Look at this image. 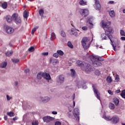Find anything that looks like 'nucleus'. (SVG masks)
<instances>
[{
	"label": "nucleus",
	"instance_id": "10",
	"mask_svg": "<svg viewBox=\"0 0 125 125\" xmlns=\"http://www.w3.org/2000/svg\"><path fill=\"white\" fill-rule=\"evenodd\" d=\"M64 79L65 77H64V75H61L58 77V79L57 80V82L60 84L63 83H64Z\"/></svg>",
	"mask_w": 125,
	"mask_h": 125
},
{
	"label": "nucleus",
	"instance_id": "54",
	"mask_svg": "<svg viewBox=\"0 0 125 125\" xmlns=\"http://www.w3.org/2000/svg\"><path fill=\"white\" fill-rule=\"evenodd\" d=\"M107 92L109 93V94H110V95H113V94H114L113 91H112L111 90H108Z\"/></svg>",
	"mask_w": 125,
	"mask_h": 125
},
{
	"label": "nucleus",
	"instance_id": "59",
	"mask_svg": "<svg viewBox=\"0 0 125 125\" xmlns=\"http://www.w3.org/2000/svg\"><path fill=\"white\" fill-rule=\"evenodd\" d=\"M29 72H30V70H29V69H26L24 70V73H25V74H27V73H29Z\"/></svg>",
	"mask_w": 125,
	"mask_h": 125
},
{
	"label": "nucleus",
	"instance_id": "53",
	"mask_svg": "<svg viewBox=\"0 0 125 125\" xmlns=\"http://www.w3.org/2000/svg\"><path fill=\"white\" fill-rule=\"evenodd\" d=\"M108 3V4H116V2L114 1H109Z\"/></svg>",
	"mask_w": 125,
	"mask_h": 125
},
{
	"label": "nucleus",
	"instance_id": "24",
	"mask_svg": "<svg viewBox=\"0 0 125 125\" xmlns=\"http://www.w3.org/2000/svg\"><path fill=\"white\" fill-rule=\"evenodd\" d=\"M39 15L41 16V18H43V14L44 13V12L43 11V10L41 9L39 10Z\"/></svg>",
	"mask_w": 125,
	"mask_h": 125
},
{
	"label": "nucleus",
	"instance_id": "25",
	"mask_svg": "<svg viewBox=\"0 0 125 125\" xmlns=\"http://www.w3.org/2000/svg\"><path fill=\"white\" fill-rule=\"evenodd\" d=\"M77 63L78 66H79V67H83V66L84 65V63H83V62H82L81 61H78Z\"/></svg>",
	"mask_w": 125,
	"mask_h": 125
},
{
	"label": "nucleus",
	"instance_id": "39",
	"mask_svg": "<svg viewBox=\"0 0 125 125\" xmlns=\"http://www.w3.org/2000/svg\"><path fill=\"white\" fill-rule=\"evenodd\" d=\"M7 115H8V116H9V117H14L15 115L14 113L12 112H7Z\"/></svg>",
	"mask_w": 125,
	"mask_h": 125
},
{
	"label": "nucleus",
	"instance_id": "48",
	"mask_svg": "<svg viewBox=\"0 0 125 125\" xmlns=\"http://www.w3.org/2000/svg\"><path fill=\"white\" fill-rule=\"evenodd\" d=\"M39 125V122L36 121H33L32 122V125Z\"/></svg>",
	"mask_w": 125,
	"mask_h": 125
},
{
	"label": "nucleus",
	"instance_id": "51",
	"mask_svg": "<svg viewBox=\"0 0 125 125\" xmlns=\"http://www.w3.org/2000/svg\"><path fill=\"white\" fill-rule=\"evenodd\" d=\"M55 118L53 117H51L50 116H47V120H49V121H54Z\"/></svg>",
	"mask_w": 125,
	"mask_h": 125
},
{
	"label": "nucleus",
	"instance_id": "42",
	"mask_svg": "<svg viewBox=\"0 0 125 125\" xmlns=\"http://www.w3.org/2000/svg\"><path fill=\"white\" fill-rule=\"evenodd\" d=\"M103 118L106 121H111V119H110V116H104Z\"/></svg>",
	"mask_w": 125,
	"mask_h": 125
},
{
	"label": "nucleus",
	"instance_id": "4",
	"mask_svg": "<svg viewBox=\"0 0 125 125\" xmlns=\"http://www.w3.org/2000/svg\"><path fill=\"white\" fill-rule=\"evenodd\" d=\"M86 67L85 68V72L88 74L89 72H92V71H94L95 70V68L93 66H91L90 64H86L85 63Z\"/></svg>",
	"mask_w": 125,
	"mask_h": 125
},
{
	"label": "nucleus",
	"instance_id": "17",
	"mask_svg": "<svg viewBox=\"0 0 125 125\" xmlns=\"http://www.w3.org/2000/svg\"><path fill=\"white\" fill-rule=\"evenodd\" d=\"M58 62V60H57L56 59L51 58L50 59V64H52V65H56Z\"/></svg>",
	"mask_w": 125,
	"mask_h": 125
},
{
	"label": "nucleus",
	"instance_id": "15",
	"mask_svg": "<svg viewBox=\"0 0 125 125\" xmlns=\"http://www.w3.org/2000/svg\"><path fill=\"white\" fill-rule=\"evenodd\" d=\"M95 8L98 10H99L100 8H101V5L99 3V1L98 0H95Z\"/></svg>",
	"mask_w": 125,
	"mask_h": 125
},
{
	"label": "nucleus",
	"instance_id": "62",
	"mask_svg": "<svg viewBox=\"0 0 125 125\" xmlns=\"http://www.w3.org/2000/svg\"><path fill=\"white\" fill-rule=\"evenodd\" d=\"M52 114H53V115H57V112L56 111H52Z\"/></svg>",
	"mask_w": 125,
	"mask_h": 125
},
{
	"label": "nucleus",
	"instance_id": "9",
	"mask_svg": "<svg viewBox=\"0 0 125 125\" xmlns=\"http://www.w3.org/2000/svg\"><path fill=\"white\" fill-rule=\"evenodd\" d=\"M107 38H108V39L110 40L111 43L110 44H111V45L112 46V47H113V49L114 50V51H116V50H117V49H116V47H117V46L115 44H114L113 42V41H112V39L113 38V36H112V35H107Z\"/></svg>",
	"mask_w": 125,
	"mask_h": 125
},
{
	"label": "nucleus",
	"instance_id": "19",
	"mask_svg": "<svg viewBox=\"0 0 125 125\" xmlns=\"http://www.w3.org/2000/svg\"><path fill=\"white\" fill-rule=\"evenodd\" d=\"M6 19L8 23H11V22H12V20H13V19H12V16L11 17L10 16H7Z\"/></svg>",
	"mask_w": 125,
	"mask_h": 125
},
{
	"label": "nucleus",
	"instance_id": "8",
	"mask_svg": "<svg viewBox=\"0 0 125 125\" xmlns=\"http://www.w3.org/2000/svg\"><path fill=\"white\" fill-rule=\"evenodd\" d=\"M88 12L87 9H82L80 11V14L83 17H86L88 15Z\"/></svg>",
	"mask_w": 125,
	"mask_h": 125
},
{
	"label": "nucleus",
	"instance_id": "31",
	"mask_svg": "<svg viewBox=\"0 0 125 125\" xmlns=\"http://www.w3.org/2000/svg\"><path fill=\"white\" fill-rule=\"evenodd\" d=\"M112 78L110 76H108L106 78V82L108 83H112Z\"/></svg>",
	"mask_w": 125,
	"mask_h": 125
},
{
	"label": "nucleus",
	"instance_id": "41",
	"mask_svg": "<svg viewBox=\"0 0 125 125\" xmlns=\"http://www.w3.org/2000/svg\"><path fill=\"white\" fill-rule=\"evenodd\" d=\"M40 98H41V100H42V102H45V101H46V102H47L46 100L47 99V97H45L43 98L42 97H41Z\"/></svg>",
	"mask_w": 125,
	"mask_h": 125
},
{
	"label": "nucleus",
	"instance_id": "44",
	"mask_svg": "<svg viewBox=\"0 0 125 125\" xmlns=\"http://www.w3.org/2000/svg\"><path fill=\"white\" fill-rule=\"evenodd\" d=\"M67 45H68V47H70V48H73V47H74L71 42H67Z\"/></svg>",
	"mask_w": 125,
	"mask_h": 125
},
{
	"label": "nucleus",
	"instance_id": "7",
	"mask_svg": "<svg viewBox=\"0 0 125 125\" xmlns=\"http://www.w3.org/2000/svg\"><path fill=\"white\" fill-rule=\"evenodd\" d=\"M91 60V61H92L94 67H99L102 65V63H101V62L97 61V60L96 59H92Z\"/></svg>",
	"mask_w": 125,
	"mask_h": 125
},
{
	"label": "nucleus",
	"instance_id": "35",
	"mask_svg": "<svg viewBox=\"0 0 125 125\" xmlns=\"http://www.w3.org/2000/svg\"><path fill=\"white\" fill-rule=\"evenodd\" d=\"M2 7L4 9H5L7 7V3L6 2H4L2 4Z\"/></svg>",
	"mask_w": 125,
	"mask_h": 125
},
{
	"label": "nucleus",
	"instance_id": "16",
	"mask_svg": "<svg viewBox=\"0 0 125 125\" xmlns=\"http://www.w3.org/2000/svg\"><path fill=\"white\" fill-rule=\"evenodd\" d=\"M104 31L106 35H110L113 32V28L111 27H107L106 29H104Z\"/></svg>",
	"mask_w": 125,
	"mask_h": 125
},
{
	"label": "nucleus",
	"instance_id": "21",
	"mask_svg": "<svg viewBox=\"0 0 125 125\" xmlns=\"http://www.w3.org/2000/svg\"><path fill=\"white\" fill-rule=\"evenodd\" d=\"M113 102L114 103L115 105L116 106H118L119 105V103H120V101L117 98H115L113 99Z\"/></svg>",
	"mask_w": 125,
	"mask_h": 125
},
{
	"label": "nucleus",
	"instance_id": "1",
	"mask_svg": "<svg viewBox=\"0 0 125 125\" xmlns=\"http://www.w3.org/2000/svg\"><path fill=\"white\" fill-rule=\"evenodd\" d=\"M81 43L83 45L84 49L86 50L89 47V42H88V40H87V38L84 37L81 42Z\"/></svg>",
	"mask_w": 125,
	"mask_h": 125
},
{
	"label": "nucleus",
	"instance_id": "29",
	"mask_svg": "<svg viewBox=\"0 0 125 125\" xmlns=\"http://www.w3.org/2000/svg\"><path fill=\"white\" fill-rule=\"evenodd\" d=\"M38 29H39V26H36V27L33 28V29L32 30V31H31V34L34 35V34L35 33V32L36 31H37V30Z\"/></svg>",
	"mask_w": 125,
	"mask_h": 125
},
{
	"label": "nucleus",
	"instance_id": "33",
	"mask_svg": "<svg viewBox=\"0 0 125 125\" xmlns=\"http://www.w3.org/2000/svg\"><path fill=\"white\" fill-rule=\"evenodd\" d=\"M23 17L24 18H27L29 17V12L25 11L23 13Z\"/></svg>",
	"mask_w": 125,
	"mask_h": 125
},
{
	"label": "nucleus",
	"instance_id": "12",
	"mask_svg": "<svg viewBox=\"0 0 125 125\" xmlns=\"http://www.w3.org/2000/svg\"><path fill=\"white\" fill-rule=\"evenodd\" d=\"M89 58H90V59H91V60H92V59H95L96 60H97L99 62L104 61V59H102L101 57L90 56Z\"/></svg>",
	"mask_w": 125,
	"mask_h": 125
},
{
	"label": "nucleus",
	"instance_id": "63",
	"mask_svg": "<svg viewBox=\"0 0 125 125\" xmlns=\"http://www.w3.org/2000/svg\"><path fill=\"white\" fill-rule=\"evenodd\" d=\"M121 41H125V37H122L120 39Z\"/></svg>",
	"mask_w": 125,
	"mask_h": 125
},
{
	"label": "nucleus",
	"instance_id": "18",
	"mask_svg": "<svg viewBox=\"0 0 125 125\" xmlns=\"http://www.w3.org/2000/svg\"><path fill=\"white\" fill-rule=\"evenodd\" d=\"M71 34L75 37L78 36V32H77V30L74 28L71 29Z\"/></svg>",
	"mask_w": 125,
	"mask_h": 125
},
{
	"label": "nucleus",
	"instance_id": "23",
	"mask_svg": "<svg viewBox=\"0 0 125 125\" xmlns=\"http://www.w3.org/2000/svg\"><path fill=\"white\" fill-rule=\"evenodd\" d=\"M79 4H80V5H87V2H86V1H84L83 0H81L79 1Z\"/></svg>",
	"mask_w": 125,
	"mask_h": 125
},
{
	"label": "nucleus",
	"instance_id": "49",
	"mask_svg": "<svg viewBox=\"0 0 125 125\" xmlns=\"http://www.w3.org/2000/svg\"><path fill=\"white\" fill-rule=\"evenodd\" d=\"M115 82H120V78L119 77V75H116Z\"/></svg>",
	"mask_w": 125,
	"mask_h": 125
},
{
	"label": "nucleus",
	"instance_id": "27",
	"mask_svg": "<svg viewBox=\"0 0 125 125\" xmlns=\"http://www.w3.org/2000/svg\"><path fill=\"white\" fill-rule=\"evenodd\" d=\"M109 14L110 17H114L115 16V11L111 10L109 11Z\"/></svg>",
	"mask_w": 125,
	"mask_h": 125
},
{
	"label": "nucleus",
	"instance_id": "57",
	"mask_svg": "<svg viewBox=\"0 0 125 125\" xmlns=\"http://www.w3.org/2000/svg\"><path fill=\"white\" fill-rule=\"evenodd\" d=\"M82 30H83V31H86L87 30V27L86 26L82 27Z\"/></svg>",
	"mask_w": 125,
	"mask_h": 125
},
{
	"label": "nucleus",
	"instance_id": "14",
	"mask_svg": "<svg viewBox=\"0 0 125 125\" xmlns=\"http://www.w3.org/2000/svg\"><path fill=\"white\" fill-rule=\"evenodd\" d=\"M110 121H112L113 124H116L119 123V121H120V119L117 116H115L110 119Z\"/></svg>",
	"mask_w": 125,
	"mask_h": 125
},
{
	"label": "nucleus",
	"instance_id": "22",
	"mask_svg": "<svg viewBox=\"0 0 125 125\" xmlns=\"http://www.w3.org/2000/svg\"><path fill=\"white\" fill-rule=\"evenodd\" d=\"M71 76L72 78H75L76 77V71L74 69H71Z\"/></svg>",
	"mask_w": 125,
	"mask_h": 125
},
{
	"label": "nucleus",
	"instance_id": "47",
	"mask_svg": "<svg viewBox=\"0 0 125 125\" xmlns=\"http://www.w3.org/2000/svg\"><path fill=\"white\" fill-rule=\"evenodd\" d=\"M6 65H7V63H6V62H4L1 64V67L5 68V67H6Z\"/></svg>",
	"mask_w": 125,
	"mask_h": 125
},
{
	"label": "nucleus",
	"instance_id": "40",
	"mask_svg": "<svg viewBox=\"0 0 125 125\" xmlns=\"http://www.w3.org/2000/svg\"><path fill=\"white\" fill-rule=\"evenodd\" d=\"M121 36L125 37V32L124 30H121L120 31Z\"/></svg>",
	"mask_w": 125,
	"mask_h": 125
},
{
	"label": "nucleus",
	"instance_id": "3",
	"mask_svg": "<svg viewBox=\"0 0 125 125\" xmlns=\"http://www.w3.org/2000/svg\"><path fill=\"white\" fill-rule=\"evenodd\" d=\"M13 20H14L15 22L17 24H20L22 21L20 17L18 16V14L14 13L12 16Z\"/></svg>",
	"mask_w": 125,
	"mask_h": 125
},
{
	"label": "nucleus",
	"instance_id": "56",
	"mask_svg": "<svg viewBox=\"0 0 125 125\" xmlns=\"http://www.w3.org/2000/svg\"><path fill=\"white\" fill-rule=\"evenodd\" d=\"M55 125H61V123L60 121H57L55 122Z\"/></svg>",
	"mask_w": 125,
	"mask_h": 125
},
{
	"label": "nucleus",
	"instance_id": "6",
	"mask_svg": "<svg viewBox=\"0 0 125 125\" xmlns=\"http://www.w3.org/2000/svg\"><path fill=\"white\" fill-rule=\"evenodd\" d=\"M92 87L96 97L101 102V100L100 99V93L98 92V90L95 88V86L94 85H93Z\"/></svg>",
	"mask_w": 125,
	"mask_h": 125
},
{
	"label": "nucleus",
	"instance_id": "32",
	"mask_svg": "<svg viewBox=\"0 0 125 125\" xmlns=\"http://www.w3.org/2000/svg\"><path fill=\"white\" fill-rule=\"evenodd\" d=\"M109 107L111 110H114V109H115V104L112 103H109Z\"/></svg>",
	"mask_w": 125,
	"mask_h": 125
},
{
	"label": "nucleus",
	"instance_id": "5",
	"mask_svg": "<svg viewBox=\"0 0 125 125\" xmlns=\"http://www.w3.org/2000/svg\"><path fill=\"white\" fill-rule=\"evenodd\" d=\"M73 115L76 118V121H77V122H80V117L79 116V115H80V111L79 110V108H75L74 109Z\"/></svg>",
	"mask_w": 125,
	"mask_h": 125
},
{
	"label": "nucleus",
	"instance_id": "55",
	"mask_svg": "<svg viewBox=\"0 0 125 125\" xmlns=\"http://www.w3.org/2000/svg\"><path fill=\"white\" fill-rule=\"evenodd\" d=\"M50 80H51V77H50V75L49 74H47V81L48 82L50 81Z\"/></svg>",
	"mask_w": 125,
	"mask_h": 125
},
{
	"label": "nucleus",
	"instance_id": "26",
	"mask_svg": "<svg viewBox=\"0 0 125 125\" xmlns=\"http://www.w3.org/2000/svg\"><path fill=\"white\" fill-rule=\"evenodd\" d=\"M12 53H13L12 51H8L5 52V55L6 56H8V57H9V56H11L12 55Z\"/></svg>",
	"mask_w": 125,
	"mask_h": 125
},
{
	"label": "nucleus",
	"instance_id": "13",
	"mask_svg": "<svg viewBox=\"0 0 125 125\" xmlns=\"http://www.w3.org/2000/svg\"><path fill=\"white\" fill-rule=\"evenodd\" d=\"M6 31L7 34L10 35V34H12L14 32V29L10 26H6Z\"/></svg>",
	"mask_w": 125,
	"mask_h": 125
},
{
	"label": "nucleus",
	"instance_id": "61",
	"mask_svg": "<svg viewBox=\"0 0 125 125\" xmlns=\"http://www.w3.org/2000/svg\"><path fill=\"white\" fill-rule=\"evenodd\" d=\"M67 116L69 117V118H72V114L70 113V112L67 113Z\"/></svg>",
	"mask_w": 125,
	"mask_h": 125
},
{
	"label": "nucleus",
	"instance_id": "64",
	"mask_svg": "<svg viewBox=\"0 0 125 125\" xmlns=\"http://www.w3.org/2000/svg\"><path fill=\"white\" fill-rule=\"evenodd\" d=\"M18 119V118H17V117H14L13 118V121H17Z\"/></svg>",
	"mask_w": 125,
	"mask_h": 125
},
{
	"label": "nucleus",
	"instance_id": "11",
	"mask_svg": "<svg viewBox=\"0 0 125 125\" xmlns=\"http://www.w3.org/2000/svg\"><path fill=\"white\" fill-rule=\"evenodd\" d=\"M110 22H106L104 21H102L101 22V25L104 29V28H108L109 27V25H110Z\"/></svg>",
	"mask_w": 125,
	"mask_h": 125
},
{
	"label": "nucleus",
	"instance_id": "38",
	"mask_svg": "<svg viewBox=\"0 0 125 125\" xmlns=\"http://www.w3.org/2000/svg\"><path fill=\"white\" fill-rule=\"evenodd\" d=\"M91 19H89L88 20L87 23L91 26V27H90V28H92V27L93 26V24L92 23V22H91Z\"/></svg>",
	"mask_w": 125,
	"mask_h": 125
},
{
	"label": "nucleus",
	"instance_id": "28",
	"mask_svg": "<svg viewBox=\"0 0 125 125\" xmlns=\"http://www.w3.org/2000/svg\"><path fill=\"white\" fill-rule=\"evenodd\" d=\"M57 54L59 55H60V56H63V55H64V52H63L62 50H58L57 51Z\"/></svg>",
	"mask_w": 125,
	"mask_h": 125
},
{
	"label": "nucleus",
	"instance_id": "34",
	"mask_svg": "<svg viewBox=\"0 0 125 125\" xmlns=\"http://www.w3.org/2000/svg\"><path fill=\"white\" fill-rule=\"evenodd\" d=\"M28 51H29V52H34V51H35V48L34 46H31L29 48H28Z\"/></svg>",
	"mask_w": 125,
	"mask_h": 125
},
{
	"label": "nucleus",
	"instance_id": "60",
	"mask_svg": "<svg viewBox=\"0 0 125 125\" xmlns=\"http://www.w3.org/2000/svg\"><path fill=\"white\" fill-rule=\"evenodd\" d=\"M42 54L43 55V56H47V52L42 53Z\"/></svg>",
	"mask_w": 125,
	"mask_h": 125
},
{
	"label": "nucleus",
	"instance_id": "30",
	"mask_svg": "<svg viewBox=\"0 0 125 125\" xmlns=\"http://www.w3.org/2000/svg\"><path fill=\"white\" fill-rule=\"evenodd\" d=\"M82 85H83V82L82 81H79L77 83V86L78 87V88H81Z\"/></svg>",
	"mask_w": 125,
	"mask_h": 125
},
{
	"label": "nucleus",
	"instance_id": "46",
	"mask_svg": "<svg viewBox=\"0 0 125 125\" xmlns=\"http://www.w3.org/2000/svg\"><path fill=\"white\" fill-rule=\"evenodd\" d=\"M95 75L100 76V71L98 69H96L95 71Z\"/></svg>",
	"mask_w": 125,
	"mask_h": 125
},
{
	"label": "nucleus",
	"instance_id": "58",
	"mask_svg": "<svg viewBox=\"0 0 125 125\" xmlns=\"http://www.w3.org/2000/svg\"><path fill=\"white\" fill-rule=\"evenodd\" d=\"M6 98H7V101H9V100L11 99V98H10V97H9L8 95H6Z\"/></svg>",
	"mask_w": 125,
	"mask_h": 125
},
{
	"label": "nucleus",
	"instance_id": "50",
	"mask_svg": "<svg viewBox=\"0 0 125 125\" xmlns=\"http://www.w3.org/2000/svg\"><path fill=\"white\" fill-rule=\"evenodd\" d=\"M53 57H55V58H58V57H59V55H58V54L57 53H54L53 55Z\"/></svg>",
	"mask_w": 125,
	"mask_h": 125
},
{
	"label": "nucleus",
	"instance_id": "2",
	"mask_svg": "<svg viewBox=\"0 0 125 125\" xmlns=\"http://www.w3.org/2000/svg\"><path fill=\"white\" fill-rule=\"evenodd\" d=\"M42 78L47 81V73H44L43 72L38 73L37 76V79L38 80H42Z\"/></svg>",
	"mask_w": 125,
	"mask_h": 125
},
{
	"label": "nucleus",
	"instance_id": "43",
	"mask_svg": "<svg viewBox=\"0 0 125 125\" xmlns=\"http://www.w3.org/2000/svg\"><path fill=\"white\" fill-rule=\"evenodd\" d=\"M12 61L13 63H18L20 60L18 59H12Z\"/></svg>",
	"mask_w": 125,
	"mask_h": 125
},
{
	"label": "nucleus",
	"instance_id": "52",
	"mask_svg": "<svg viewBox=\"0 0 125 125\" xmlns=\"http://www.w3.org/2000/svg\"><path fill=\"white\" fill-rule=\"evenodd\" d=\"M43 121L44 123H47V116H45L43 117Z\"/></svg>",
	"mask_w": 125,
	"mask_h": 125
},
{
	"label": "nucleus",
	"instance_id": "37",
	"mask_svg": "<svg viewBox=\"0 0 125 125\" xmlns=\"http://www.w3.org/2000/svg\"><path fill=\"white\" fill-rule=\"evenodd\" d=\"M121 96H122V98H124V99H125V89L123 90L122 91V93L121 94Z\"/></svg>",
	"mask_w": 125,
	"mask_h": 125
},
{
	"label": "nucleus",
	"instance_id": "36",
	"mask_svg": "<svg viewBox=\"0 0 125 125\" xmlns=\"http://www.w3.org/2000/svg\"><path fill=\"white\" fill-rule=\"evenodd\" d=\"M107 35L106 34V33L105 34H102L101 35V37L102 38V40H107V37H106V36H107Z\"/></svg>",
	"mask_w": 125,
	"mask_h": 125
},
{
	"label": "nucleus",
	"instance_id": "20",
	"mask_svg": "<svg viewBox=\"0 0 125 125\" xmlns=\"http://www.w3.org/2000/svg\"><path fill=\"white\" fill-rule=\"evenodd\" d=\"M56 39V35L54 32H52L51 34L50 41H54Z\"/></svg>",
	"mask_w": 125,
	"mask_h": 125
},
{
	"label": "nucleus",
	"instance_id": "45",
	"mask_svg": "<svg viewBox=\"0 0 125 125\" xmlns=\"http://www.w3.org/2000/svg\"><path fill=\"white\" fill-rule=\"evenodd\" d=\"M61 35L62 37H63V38H65L66 37V34L65 33V32H64V31L63 30L61 31Z\"/></svg>",
	"mask_w": 125,
	"mask_h": 125
}]
</instances>
